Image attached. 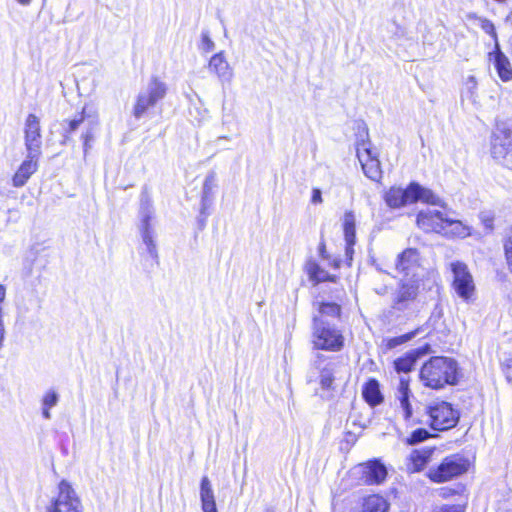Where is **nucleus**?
I'll return each mask as SVG.
<instances>
[{
	"mask_svg": "<svg viewBox=\"0 0 512 512\" xmlns=\"http://www.w3.org/2000/svg\"><path fill=\"white\" fill-rule=\"evenodd\" d=\"M405 260H409V258H404V257L394 258V262L396 265L395 269L397 270L399 268V266H402L405 263Z\"/></svg>",
	"mask_w": 512,
	"mask_h": 512,
	"instance_id": "nucleus-44",
	"label": "nucleus"
},
{
	"mask_svg": "<svg viewBox=\"0 0 512 512\" xmlns=\"http://www.w3.org/2000/svg\"><path fill=\"white\" fill-rule=\"evenodd\" d=\"M319 316L323 319L324 316L338 317L340 314V306L335 303H322L319 306Z\"/></svg>",
	"mask_w": 512,
	"mask_h": 512,
	"instance_id": "nucleus-30",
	"label": "nucleus"
},
{
	"mask_svg": "<svg viewBox=\"0 0 512 512\" xmlns=\"http://www.w3.org/2000/svg\"><path fill=\"white\" fill-rule=\"evenodd\" d=\"M509 270L512 272V258H506Z\"/></svg>",
	"mask_w": 512,
	"mask_h": 512,
	"instance_id": "nucleus-48",
	"label": "nucleus"
},
{
	"mask_svg": "<svg viewBox=\"0 0 512 512\" xmlns=\"http://www.w3.org/2000/svg\"><path fill=\"white\" fill-rule=\"evenodd\" d=\"M388 502L379 495L368 496L364 503V512H387Z\"/></svg>",
	"mask_w": 512,
	"mask_h": 512,
	"instance_id": "nucleus-25",
	"label": "nucleus"
},
{
	"mask_svg": "<svg viewBox=\"0 0 512 512\" xmlns=\"http://www.w3.org/2000/svg\"><path fill=\"white\" fill-rule=\"evenodd\" d=\"M427 253L425 251V245H415L408 247L405 251L402 252L399 256H413V255H419V254H425Z\"/></svg>",
	"mask_w": 512,
	"mask_h": 512,
	"instance_id": "nucleus-36",
	"label": "nucleus"
},
{
	"mask_svg": "<svg viewBox=\"0 0 512 512\" xmlns=\"http://www.w3.org/2000/svg\"><path fill=\"white\" fill-rule=\"evenodd\" d=\"M208 68L222 80H230L232 77V69L225 59L223 52H219L211 57Z\"/></svg>",
	"mask_w": 512,
	"mask_h": 512,
	"instance_id": "nucleus-21",
	"label": "nucleus"
},
{
	"mask_svg": "<svg viewBox=\"0 0 512 512\" xmlns=\"http://www.w3.org/2000/svg\"><path fill=\"white\" fill-rule=\"evenodd\" d=\"M356 152L364 174L373 181L380 180L382 176L380 161L377 155L373 154L369 143L362 142L358 144Z\"/></svg>",
	"mask_w": 512,
	"mask_h": 512,
	"instance_id": "nucleus-10",
	"label": "nucleus"
},
{
	"mask_svg": "<svg viewBox=\"0 0 512 512\" xmlns=\"http://www.w3.org/2000/svg\"><path fill=\"white\" fill-rule=\"evenodd\" d=\"M504 250L506 256H512V225L508 229L505 240H504Z\"/></svg>",
	"mask_w": 512,
	"mask_h": 512,
	"instance_id": "nucleus-37",
	"label": "nucleus"
},
{
	"mask_svg": "<svg viewBox=\"0 0 512 512\" xmlns=\"http://www.w3.org/2000/svg\"><path fill=\"white\" fill-rule=\"evenodd\" d=\"M50 409L51 408H47V407H44L42 406V414H43V417L47 420H49L51 418V413H50Z\"/></svg>",
	"mask_w": 512,
	"mask_h": 512,
	"instance_id": "nucleus-45",
	"label": "nucleus"
},
{
	"mask_svg": "<svg viewBox=\"0 0 512 512\" xmlns=\"http://www.w3.org/2000/svg\"><path fill=\"white\" fill-rule=\"evenodd\" d=\"M427 459H428V457L425 454H422L417 451L413 452L411 454L412 467H410L409 469L412 472H417V471L422 470L427 463Z\"/></svg>",
	"mask_w": 512,
	"mask_h": 512,
	"instance_id": "nucleus-31",
	"label": "nucleus"
},
{
	"mask_svg": "<svg viewBox=\"0 0 512 512\" xmlns=\"http://www.w3.org/2000/svg\"><path fill=\"white\" fill-rule=\"evenodd\" d=\"M58 496L47 507L46 512H83L80 498L65 480L59 483Z\"/></svg>",
	"mask_w": 512,
	"mask_h": 512,
	"instance_id": "nucleus-9",
	"label": "nucleus"
},
{
	"mask_svg": "<svg viewBox=\"0 0 512 512\" xmlns=\"http://www.w3.org/2000/svg\"><path fill=\"white\" fill-rule=\"evenodd\" d=\"M215 44L209 36L207 31H203L201 34L200 49L204 52H210L214 49Z\"/></svg>",
	"mask_w": 512,
	"mask_h": 512,
	"instance_id": "nucleus-34",
	"label": "nucleus"
},
{
	"mask_svg": "<svg viewBox=\"0 0 512 512\" xmlns=\"http://www.w3.org/2000/svg\"><path fill=\"white\" fill-rule=\"evenodd\" d=\"M339 267V262L337 260L333 261V269H337Z\"/></svg>",
	"mask_w": 512,
	"mask_h": 512,
	"instance_id": "nucleus-49",
	"label": "nucleus"
},
{
	"mask_svg": "<svg viewBox=\"0 0 512 512\" xmlns=\"http://www.w3.org/2000/svg\"><path fill=\"white\" fill-rule=\"evenodd\" d=\"M477 90V81L474 76H469L464 83V88L462 91V99H467L471 103L476 104L478 101V96L476 93Z\"/></svg>",
	"mask_w": 512,
	"mask_h": 512,
	"instance_id": "nucleus-26",
	"label": "nucleus"
},
{
	"mask_svg": "<svg viewBox=\"0 0 512 512\" xmlns=\"http://www.w3.org/2000/svg\"><path fill=\"white\" fill-rule=\"evenodd\" d=\"M362 395L367 403L376 406L383 401L379 382L376 379H370L365 383L362 389Z\"/></svg>",
	"mask_w": 512,
	"mask_h": 512,
	"instance_id": "nucleus-23",
	"label": "nucleus"
},
{
	"mask_svg": "<svg viewBox=\"0 0 512 512\" xmlns=\"http://www.w3.org/2000/svg\"><path fill=\"white\" fill-rule=\"evenodd\" d=\"M427 346L424 349H417L407 353L404 357L398 358L394 361V366L397 372L407 373L412 370L417 359L426 353Z\"/></svg>",
	"mask_w": 512,
	"mask_h": 512,
	"instance_id": "nucleus-22",
	"label": "nucleus"
},
{
	"mask_svg": "<svg viewBox=\"0 0 512 512\" xmlns=\"http://www.w3.org/2000/svg\"><path fill=\"white\" fill-rule=\"evenodd\" d=\"M24 142L26 152L41 155L42 135L40 119L35 114H29L26 117L24 125Z\"/></svg>",
	"mask_w": 512,
	"mask_h": 512,
	"instance_id": "nucleus-11",
	"label": "nucleus"
},
{
	"mask_svg": "<svg viewBox=\"0 0 512 512\" xmlns=\"http://www.w3.org/2000/svg\"><path fill=\"white\" fill-rule=\"evenodd\" d=\"M32 0H17L21 5L27 6L31 3Z\"/></svg>",
	"mask_w": 512,
	"mask_h": 512,
	"instance_id": "nucleus-47",
	"label": "nucleus"
},
{
	"mask_svg": "<svg viewBox=\"0 0 512 512\" xmlns=\"http://www.w3.org/2000/svg\"><path fill=\"white\" fill-rule=\"evenodd\" d=\"M334 381V372L331 368L326 367L321 371L320 384L322 388L331 389Z\"/></svg>",
	"mask_w": 512,
	"mask_h": 512,
	"instance_id": "nucleus-32",
	"label": "nucleus"
},
{
	"mask_svg": "<svg viewBox=\"0 0 512 512\" xmlns=\"http://www.w3.org/2000/svg\"><path fill=\"white\" fill-rule=\"evenodd\" d=\"M200 499L201 503L215 501L214 492L211 482L207 476H204L200 484Z\"/></svg>",
	"mask_w": 512,
	"mask_h": 512,
	"instance_id": "nucleus-27",
	"label": "nucleus"
},
{
	"mask_svg": "<svg viewBox=\"0 0 512 512\" xmlns=\"http://www.w3.org/2000/svg\"><path fill=\"white\" fill-rule=\"evenodd\" d=\"M329 260L330 258H319V261L310 260L307 262V273L315 283L335 281L336 276L327 270V267L330 266Z\"/></svg>",
	"mask_w": 512,
	"mask_h": 512,
	"instance_id": "nucleus-17",
	"label": "nucleus"
},
{
	"mask_svg": "<svg viewBox=\"0 0 512 512\" xmlns=\"http://www.w3.org/2000/svg\"><path fill=\"white\" fill-rule=\"evenodd\" d=\"M215 186H216V174L214 172H210L206 176V178L204 180V183H203L202 201H203L204 205L206 204L207 200L212 195V192H213V189H214Z\"/></svg>",
	"mask_w": 512,
	"mask_h": 512,
	"instance_id": "nucleus-28",
	"label": "nucleus"
},
{
	"mask_svg": "<svg viewBox=\"0 0 512 512\" xmlns=\"http://www.w3.org/2000/svg\"><path fill=\"white\" fill-rule=\"evenodd\" d=\"M468 467L467 459L459 455H452L446 457L436 468H431L428 477L435 483H442L467 472Z\"/></svg>",
	"mask_w": 512,
	"mask_h": 512,
	"instance_id": "nucleus-7",
	"label": "nucleus"
},
{
	"mask_svg": "<svg viewBox=\"0 0 512 512\" xmlns=\"http://www.w3.org/2000/svg\"><path fill=\"white\" fill-rule=\"evenodd\" d=\"M417 295L416 288L413 285H402L395 297V306L397 309H403L408 302L412 301Z\"/></svg>",
	"mask_w": 512,
	"mask_h": 512,
	"instance_id": "nucleus-24",
	"label": "nucleus"
},
{
	"mask_svg": "<svg viewBox=\"0 0 512 512\" xmlns=\"http://www.w3.org/2000/svg\"><path fill=\"white\" fill-rule=\"evenodd\" d=\"M355 473L361 475L360 480L369 485L381 484L387 476L386 467L378 460L358 465L355 467Z\"/></svg>",
	"mask_w": 512,
	"mask_h": 512,
	"instance_id": "nucleus-14",
	"label": "nucleus"
},
{
	"mask_svg": "<svg viewBox=\"0 0 512 512\" xmlns=\"http://www.w3.org/2000/svg\"><path fill=\"white\" fill-rule=\"evenodd\" d=\"M59 395L54 390H49L45 393L42 399V406L52 408L57 405Z\"/></svg>",
	"mask_w": 512,
	"mask_h": 512,
	"instance_id": "nucleus-33",
	"label": "nucleus"
},
{
	"mask_svg": "<svg viewBox=\"0 0 512 512\" xmlns=\"http://www.w3.org/2000/svg\"><path fill=\"white\" fill-rule=\"evenodd\" d=\"M380 258H373L372 259V264L375 265L376 267H379L380 270H382V268L380 267L381 263H378L377 260H379Z\"/></svg>",
	"mask_w": 512,
	"mask_h": 512,
	"instance_id": "nucleus-46",
	"label": "nucleus"
},
{
	"mask_svg": "<svg viewBox=\"0 0 512 512\" xmlns=\"http://www.w3.org/2000/svg\"><path fill=\"white\" fill-rule=\"evenodd\" d=\"M201 504H202L203 512H217L215 501L205 502V503H201Z\"/></svg>",
	"mask_w": 512,
	"mask_h": 512,
	"instance_id": "nucleus-41",
	"label": "nucleus"
},
{
	"mask_svg": "<svg viewBox=\"0 0 512 512\" xmlns=\"http://www.w3.org/2000/svg\"><path fill=\"white\" fill-rule=\"evenodd\" d=\"M434 512H462V508L457 505H444L436 508Z\"/></svg>",
	"mask_w": 512,
	"mask_h": 512,
	"instance_id": "nucleus-38",
	"label": "nucleus"
},
{
	"mask_svg": "<svg viewBox=\"0 0 512 512\" xmlns=\"http://www.w3.org/2000/svg\"><path fill=\"white\" fill-rule=\"evenodd\" d=\"M411 396L409 378L401 377L396 392V399L399 402V408L405 420H409L412 416V407L410 404Z\"/></svg>",
	"mask_w": 512,
	"mask_h": 512,
	"instance_id": "nucleus-19",
	"label": "nucleus"
},
{
	"mask_svg": "<svg viewBox=\"0 0 512 512\" xmlns=\"http://www.w3.org/2000/svg\"><path fill=\"white\" fill-rule=\"evenodd\" d=\"M344 239L346 242V256H353V246L356 242V216L352 211H346L342 218Z\"/></svg>",
	"mask_w": 512,
	"mask_h": 512,
	"instance_id": "nucleus-18",
	"label": "nucleus"
},
{
	"mask_svg": "<svg viewBox=\"0 0 512 512\" xmlns=\"http://www.w3.org/2000/svg\"><path fill=\"white\" fill-rule=\"evenodd\" d=\"M504 161V164L512 170V147H511V151L508 153L507 157H504L503 159Z\"/></svg>",
	"mask_w": 512,
	"mask_h": 512,
	"instance_id": "nucleus-43",
	"label": "nucleus"
},
{
	"mask_svg": "<svg viewBox=\"0 0 512 512\" xmlns=\"http://www.w3.org/2000/svg\"><path fill=\"white\" fill-rule=\"evenodd\" d=\"M458 367L449 357H432L421 369L420 379L432 389H441L445 385H454L457 381Z\"/></svg>",
	"mask_w": 512,
	"mask_h": 512,
	"instance_id": "nucleus-2",
	"label": "nucleus"
},
{
	"mask_svg": "<svg viewBox=\"0 0 512 512\" xmlns=\"http://www.w3.org/2000/svg\"><path fill=\"white\" fill-rule=\"evenodd\" d=\"M428 437L429 433L425 429H417L411 434L408 442L410 444H417L426 440Z\"/></svg>",
	"mask_w": 512,
	"mask_h": 512,
	"instance_id": "nucleus-35",
	"label": "nucleus"
},
{
	"mask_svg": "<svg viewBox=\"0 0 512 512\" xmlns=\"http://www.w3.org/2000/svg\"><path fill=\"white\" fill-rule=\"evenodd\" d=\"M512 148V130L506 123H499L493 133L491 154L497 160L507 157Z\"/></svg>",
	"mask_w": 512,
	"mask_h": 512,
	"instance_id": "nucleus-13",
	"label": "nucleus"
},
{
	"mask_svg": "<svg viewBox=\"0 0 512 512\" xmlns=\"http://www.w3.org/2000/svg\"><path fill=\"white\" fill-rule=\"evenodd\" d=\"M39 158L40 154H30L26 152L25 160L21 163V165L13 175L12 184L14 187L19 188L27 183L30 177L38 169Z\"/></svg>",
	"mask_w": 512,
	"mask_h": 512,
	"instance_id": "nucleus-15",
	"label": "nucleus"
},
{
	"mask_svg": "<svg viewBox=\"0 0 512 512\" xmlns=\"http://www.w3.org/2000/svg\"><path fill=\"white\" fill-rule=\"evenodd\" d=\"M6 298V288L4 285L0 284V314H3L2 303Z\"/></svg>",
	"mask_w": 512,
	"mask_h": 512,
	"instance_id": "nucleus-42",
	"label": "nucleus"
},
{
	"mask_svg": "<svg viewBox=\"0 0 512 512\" xmlns=\"http://www.w3.org/2000/svg\"><path fill=\"white\" fill-rule=\"evenodd\" d=\"M153 218L152 205L146 194L141 198V222H142V236L144 244L147 246L149 254L155 253V245L153 244L150 232V220Z\"/></svg>",
	"mask_w": 512,
	"mask_h": 512,
	"instance_id": "nucleus-16",
	"label": "nucleus"
},
{
	"mask_svg": "<svg viewBox=\"0 0 512 512\" xmlns=\"http://www.w3.org/2000/svg\"><path fill=\"white\" fill-rule=\"evenodd\" d=\"M452 271L454 274L453 286L457 294L464 300L470 299L475 286L472 275L467 269V266L460 261L452 263Z\"/></svg>",
	"mask_w": 512,
	"mask_h": 512,
	"instance_id": "nucleus-12",
	"label": "nucleus"
},
{
	"mask_svg": "<svg viewBox=\"0 0 512 512\" xmlns=\"http://www.w3.org/2000/svg\"><path fill=\"white\" fill-rule=\"evenodd\" d=\"M387 274H392V271L385 269L384 270Z\"/></svg>",
	"mask_w": 512,
	"mask_h": 512,
	"instance_id": "nucleus-50",
	"label": "nucleus"
},
{
	"mask_svg": "<svg viewBox=\"0 0 512 512\" xmlns=\"http://www.w3.org/2000/svg\"><path fill=\"white\" fill-rule=\"evenodd\" d=\"M167 84L157 76H152L146 87L138 94L133 108L135 118H141L146 111L154 107L167 94Z\"/></svg>",
	"mask_w": 512,
	"mask_h": 512,
	"instance_id": "nucleus-4",
	"label": "nucleus"
},
{
	"mask_svg": "<svg viewBox=\"0 0 512 512\" xmlns=\"http://www.w3.org/2000/svg\"><path fill=\"white\" fill-rule=\"evenodd\" d=\"M417 225L426 232H435L448 237L465 238L470 235V228L450 216L447 211L426 208L417 215Z\"/></svg>",
	"mask_w": 512,
	"mask_h": 512,
	"instance_id": "nucleus-1",
	"label": "nucleus"
},
{
	"mask_svg": "<svg viewBox=\"0 0 512 512\" xmlns=\"http://www.w3.org/2000/svg\"><path fill=\"white\" fill-rule=\"evenodd\" d=\"M386 204L390 208H400L406 204L422 201L433 206L444 207L441 199L430 189L424 188L418 183H411L406 189L391 187L384 196Z\"/></svg>",
	"mask_w": 512,
	"mask_h": 512,
	"instance_id": "nucleus-3",
	"label": "nucleus"
},
{
	"mask_svg": "<svg viewBox=\"0 0 512 512\" xmlns=\"http://www.w3.org/2000/svg\"><path fill=\"white\" fill-rule=\"evenodd\" d=\"M84 122L86 123V127L81 134V140L83 142L84 157H86L98 133L100 125L98 112L95 109H88V107L85 106L78 118H74L68 122L69 128L67 132L72 133L76 131L80 124Z\"/></svg>",
	"mask_w": 512,
	"mask_h": 512,
	"instance_id": "nucleus-6",
	"label": "nucleus"
},
{
	"mask_svg": "<svg viewBox=\"0 0 512 512\" xmlns=\"http://www.w3.org/2000/svg\"><path fill=\"white\" fill-rule=\"evenodd\" d=\"M322 196H321V190L318 189V188H314L313 191H312V198H311V202L313 204H320L322 203Z\"/></svg>",
	"mask_w": 512,
	"mask_h": 512,
	"instance_id": "nucleus-40",
	"label": "nucleus"
},
{
	"mask_svg": "<svg viewBox=\"0 0 512 512\" xmlns=\"http://www.w3.org/2000/svg\"><path fill=\"white\" fill-rule=\"evenodd\" d=\"M481 220H482V223H483L485 229L488 232H491L493 230L494 218L492 216H489V215H483L481 217Z\"/></svg>",
	"mask_w": 512,
	"mask_h": 512,
	"instance_id": "nucleus-39",
	"label": "nucleus"
},
{
	"mask_svg": "<svg viewBox=\"0 0 512 512\" xmlns=\"http://www.w3.org/2000/svg\"><path fill=\"white\" fill-rule=\"evenodd\" d=\"M489 59L494 62L498 76L503 81L512 79V67L509 59L501 52L499 44L496 43L495 50L489 53Z\"/></svg>",
	"mask_w": 512,
	"mask_h": 512,
	"instance_id": "nucleus-20",
	"label": "nucleus"
},
{
	"mask_svg": "<svg viewBox=\"0 0 512 512\" xmlns=\"http://www.w3.org/2000/svg\"><path fill=\"white\" fill-rule=\"evenodd\" d=\"M266 512H273V511H266Z\"/></svg>",
	"mask_w": 512,
	"mask_h": 512,
	"instance_id": "nucleus-51",
	"label": "nucleus"
},
{
	"mask_svg": "<svg viewBox=\"0 0 512 512\" xmlns=\"http://www.w3.org/2000/svg\"><path fill=\"white\" fill-rule=\"evenodd\" d=\"M430 426L434 430L444 431L457 424L459 415L451 404L445 401L434 402L427 407Z\"/></svg>",
	"mask_w": 512,
	"mask_h": 512,
	"instance_id": "nucleus-8",
	"label": "nucleus"
},
{
	"mask_svg": "<svg viewBox=\"0 0 512 512\" xmlns=\"http://www.w3.org/2000/svg\"><path fill=\"white\" fill-rule=\"evenodd\" d=\"M469 18H474L475 20H477L482 30L485 33L489 34L494 39L495 44L498 43L495 26L490 20L486 18L477 17L475 15H469Z\"/></svg>",
	"mask_w": 512,
	"mask_h": 512,
	"instance_id": "nucleus-29",
	"label": "nucleus"
},
{
	"mask_svg": "<svg viewBox=\"0 0 512 512\" xmlns=\"http://www.w3.org/2000/svg\"><path fill=\"white\" fill-rule=\"evenodd\" d=\"M312 338L314 347L320 350L339 351L344 343L340 331L318 317H314Z\"/></svg>",
	"mask_w": 512,
	"mask_h": 512,
	"instance_id": "nucleus-5",
	"label": "nucleus"
}]
</instances>
